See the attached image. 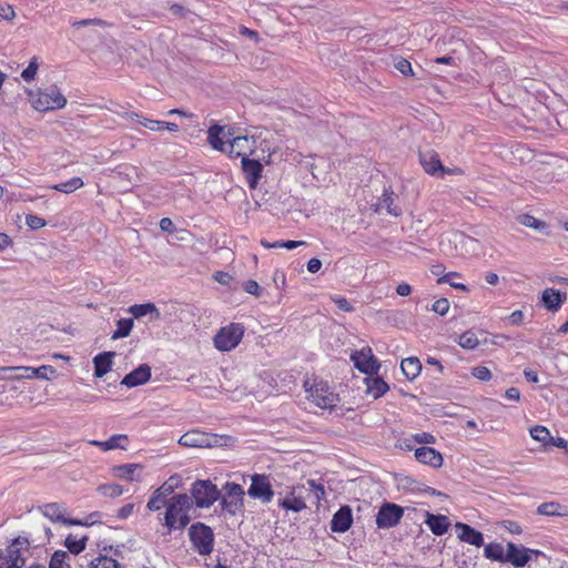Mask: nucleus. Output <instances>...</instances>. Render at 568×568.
Listing matches in <instances>:
<instances>
[{"instance_id":"f257e3e1","label":"nucleus","mask_w":568,"mask_h":568,"mask_svg":"<svg viewBox=\"0 0 568 568\" xmlns=\"http://www.w3.org/2000/svg\"><path fill=\"white\" fill-rule=\"evenodd\" d=\"M207 139L213 149L226 152L231 158H250L256 149L253 135L233 136L230 129L217 124L209 129Z\"/></svg>"},{"instance_id":"f03ea898","label":"nucleus","mask_w":568,"mask_h":568,"mask_svg":"<svg viewBox=\"0 0 568 568\" xmlns=\"http://www.w3.org/2000/svg\"><path fill=\"white\" fill-rule=\"evenodd\" d=\"M311 495L314 496L316 503L321 501L325 496L324 486L314 479H308L306 485L287 487L286 494L278 498V506L285 510L300 513L307 507L306 499Z\"/></svg>"},{"instance_id":"7ed1b4c3","label":"nucleus","mask_w":568,"mask_h":568,"mask_svg":"<svg viewBox=\"0 0 568 568\" xmlns=\"http://www.w3.org/2000/svg\"><path fill=\"white\" fill-rule=\"evenodd\" d=\"M193 500L186 494H176L169 498L163 518V525L166 527L168 534L173 530H183L190 524Z\"/></svg>"},{"instance_id":"20e7f679","label":"nucleus","mask_w":568,"mask_h":568,"mask_svg":"<svg viewBox=\"0 0 568 568\" xmlns=\"http://www.w3.org/2000/svg\"><path fill=\"white\" fill-rule=\"evenodd\" d=\"M27 94L32 108L39 112L60 110L67 105V98L57 87L28 90Z\"/></svg>"},{"instance_id":"39448f33","label":"nucleus","mask_w":568,"mask_h":568,"mask_svg":"<svg viewBox=\"0 0 568 568\" xmlns=\"http://www.w3.org/2000/svg\"><path fill=\"white\" fill-rule=\"evenodd\" d=\"M307 399L322 409H332L339 400L327 382L317 379H307L304 383Z\"/></svg>"},{"instance_id":"423d86ee","label":"nucleus","mask_w":568,"mask_h":568,"mask_svg":"<svg viewBox=\"0 0 568 568\" xmlns=\"http://www.w3.org/2000/svg\"><path fill=\"white\" fill-rule=\"evenodd\" d=\"M245 327L241 323H231L216 333L214 346L222 352L234 349L242 341Z\"/></svg>"},{"instance_id":"0eeeda50","label":"nucleus","mask_w":568,"mask_h":568,"mask_svg":"<svg viewBox=\"0 0 568 568\" xmlns=\"http://www.w3.org/2000/svg\"><path fill=\"white\" fill-rule=\"evenodd\" d=\"M220 495L216 485L211 480H196L192 484L190 497L196 507L209 508L220 498Z\"/></svg>"},{"instance_id":"6e6552de","label":"nucleus","mask_w":568,"mask_h":568,"mask_svg":"<svg viewBox=\"0 0 568 568\" xmlns=\"http://www.w3.org/2000/svg\"><path fill=\"white\" fill-rule=\"evenodd\" d=\"M190 539L200 555H210L213 550L214 534L212 529L202 524H193L189 529Z\"/></svg>"},{"instance_id":"1a4fd4ad","label":"nucleus","mask_w":568,"mask_h":568,"mask_svg":"<svg viewBox=\"0 0 568 568\" xmlns=\"http://www.w3.org/2000/svg\"><path fill=\"white\" fill-rule=\"evenodd\" d=\"M0 372H21L19 376H3L7 381H19V379H51L57 375V369L51 365H42L38 368L30 366H4L0 367Z\"/></svg>"},{"instance_id":"9d476101","label":"nucleus","mask_w":568,"mask_h":568,"mask_svg":"<svg viewBox=\"0 0 568 568\" xmlns=\"http://www.w3.org/2000/svg\"><path fill=\"white\" fill-rule=\"evenodd\" d=\"M224 496L221 499L222 509L231 515H235L243 506L244 490L241 485L227 481L223 486Z\"/></svg>"},{"instance_id":"9b49d317","label":"nucleus","mask_w":568,"mask_h":568,"mask_svg":"<svg viewBox=\"0 0 568 568\" xmlns=\"http://www.w3.org/2000/svg\"><path fill=\"white\" fill-rule=\"evenodd\" d=\"M541 554L542 552L540 550L527 548L514 542H508L506 550V562L511 564L515 568H523L532 559L534 556L537 557Z\"/></svg>"},{"instance_id":"f8f14e48","label":"nucleus","mask_w":568,"mask_h":568,"mask_svg":"<svg viewBox=\"0 0 568 568\" xmlns=\"http://www.w3.org/2000/svg\"><path fill=\"white\" fill-rule=\"evenodd\" d=\"M403 515V507L394 503H384L376 515V525L379 529L393 528L400 521Z\"/></svg>"},{"instance_id":"ddd939ff","label":"nucleus","mask_w":568,"mask_h":568,"mask_svg":"<svg viewBox=\"0 0 568 568\" xmlns=\"http://www.w3.org/2000/svg\"><path fill=\"white\" fill-rule=\"evenodd\" d=\"M351 359L359 372L369 376L377 374L381 367L379 362L373 355L369 347H364L361 351L354 352L351 355Z\"/></svg>"},{"instance_id":"4468645a","label":"nucleus","mask_w":568,"mask_h":568,"mask_svg":"<svg viewBox=\"0 0 568 568\" xmlns=\"http://www.w3.org/2000/svg\"><path fill=\"white\" fill-rule=\"evenodd\" d=\"M247 494L264 504L270 503L274 496V491L268 477L260 474L253 475Z\"/></svg>"},{"instance_id":"2eb2a0df","label":"nucleus","mask_w":568,"mask_h":568,"mask_svg":"<svg viewBox=\"0 0 568 568\" xmlns=\"http://www.w3.org/2000/svg\"><path fill=\"white\" fill-rule=\"evenodd\" d=\"M20 540L14 539L6 549L0 550V568H22L26 559L19 548Z\"/></svg>"},{"instance_id":"dca6fc26","label":"nucleus","mask_w":568,"mask_h":568,"mask_svg":"<svg viewBox=\"0 0 568 568\" xmlns=\"http://www.w3.org/2000/svg\"><path fill=\"white\" fill-rule=\"evenodd\" d=\"M419 162L423 169L430 175H444L453 173L452 170L446 169L438 154L434 150H426L419 152Z\"/></svg>"},{"instance_id":"f3484780","label":"nucleus","mask_w":568,"mask_h":568,"mask_svg":"<svg viewBox=\"0 0 568 568\" xmlns=\"http://www.w3.org/2000/svg\"><path fill=\"white\" fill-rule=\"evenodd\" d=\"M216 438L210 434L191 430L182 435L179 439V444L185 447H212L216 445Z\"/></svg>"},{"instance_id":"a211bd4d","label":"nucleus","mask_w":568,"mask_h":568,"mask_svg":"<svg viewBox=\"0 0 568 568\" xmlns=\"http://www.w3.org/2000/svg\"><path fill=\"white\" fill-rule=\"evenodd\" d=\"M242 170L251 189H255L262 178L263 164L260 160L243 158Z\"/></svg>"},{"instance_id":"6ab92c4d","label":"nucleus","mask_w":568,"mask_h":568,"mask_svg":"<svg viewBox=\"0 0 568 568\" xmlns=\"http://www.w3.org/2000/svg\"><path fill=\"white\" fill-rule=\"evenodd\" d=\"M353 524V513L349 506H342L331 520V530L333 532H345Z\"/></svg>"},{"instance_id":"aec40b11","label":"nucleus","mask_w":568,"mask_h":568,"mask_svg":"<svg viewBox=\"0 0 568 568\" xmlns=\"http://www.w3.org/2000/svg\"><path fill=\"white\" fill-rule=\"evenodd\" d=\"M41 514L50 519L51 521H60L64 525H82V520L79 519H67L63 516V509L62 507L57 503L45 504L41 506L40 508Z\"/></svg>"},{"instance_id":"412c9836","label":"nucleus","mask_w":568,"mask_h":568,"mask_svg":"<svg viewBox=\"0 0 568 568\" xmlns=\"http://www.w3.org/2000/svg\"><path fill=\"white\" fill-rule=\"evenodd\" d=\"M104 22L101 19H83L71 22L73 37L78 40L94 39L98 37L95 31H85L84 28L90 26H102Z\"/></svg>"},{"instance_id":"4be33fe9","label":"nucleus","mask_w":568,"mask_h":568,"mask_svg":"<svg viewBox=\"0 0 568 568\" xmlns=\"http://www.w3.org/2000/svg\"><path fill=\"white\" fill-rule=\"evenodd\" d=\"M415 458L424 464L434 468H439L443 465V455L433 447H419L415 450Z\"/></svg>"},{"instance_id":"5701e85b","label":"nucleus","mask_w":568,"mask_h":568,"mask_svg":"<svg viewBox=\"0 0 568 568\" xmlns=\"http://www.w3.org/2000/svg\"><path fill=\"white\" fill-rule=\"evenodd\" d=\"M151 378V367L142 364L131 373L124 376L121 384L128 387H135L145 384Z\"/></svg>"},{"instance_id":"b1692460","label":"nucleus","mask_w":568,"mask_h":568,"mask_svg":"<svg viewBox=\"0 0 568 568\" xmlns=\"http://www.w3.org/2000/svg\"><path fill=\"white\" fill-rule=\"evenodd\" d=\"M456 529L458 532V538L469 545L480 547L484 545V536L480 531L476 530L471 526L463 523L456 524Z\"/></svg>"},{"instance_id":"393cba45","label":"nucleus","mask_w":568,"mask_h":568,"mask_svg":"<svg viewBox=\"0 0 568 568\" xmlns=\"http://www.w3.org/2000/svg\"><path fill=\"white\" fill-rule=\"evenodd\" d=\"M143 467L140 464H124L115 466L113 474L120 479L130 481L140 480Z\"/></svg>"},{"instance_id":"a878e982","label":"nucleus","mask_w":568,"mask_h":568,"mask_svg":"<svg viewBox=\"0 0 568 568\" xmlns=\"http://www.w3.org/2000/svg\"><path fill=\"white\" fill-rule=\"evenodd\" d=\"M425 524L428 526L430 531L436 536H443L447 532L449 527L448 518L444 515H434L430 513L426 514Z\"/></svg>"},{"instance_id":"bb28decb","label":"nucleus","mask_w":568,"mask_h":568,"mask_svg":"<svg viewBox=\"0 0 568 568\" xmlns=\"http://www.w3.org/2000/svg\"><path fill=\"white\" fill-rule=\"evenodd\" d=\"M566 297V293H560L555 288H546L542 292L541 300L547 310L555 312L564 304Z\"/></svg>"},{"instance_id":"cd10ccee","label":"nucleus","mask_w":568,"mask_h":568,"mask_svg":"<svg viewBox=\"0 0 568 568\" xmlns=\"http://www.w3.org/2000/svg\"><path fill=\"white\" fill-rule=\"evenodd\" d=\"M114 353L105 352L100 353L93 358L94 375L97 377H103L112 367V357Z\"/></svg>"},{"instance_id":"c85d7f7f","label":"nucleus","mask_w":568,"mask_h":568,"mask_svg":"<svg viewBox=\"0 0 568 568\" xmlns=\"http://www.w3.org/2000/svg\"><path fill=\"white\" fill-rule=\"evenodd\" d=\"M367 393L375 399L382 397L389 389L388 384L381 377L365 378Z\"/></svg>"},{"instance_id":"c756f323","label":"nucleus","mask_w":568,"mask_h":568,"mask_svg":"<svg viewBox=\"0 0 568 568\" xmlns=\"http://www.w3.org/2000/svg\"><path fill=\"white\" fill-rule=\"evenodd\" d=\"M129 313L135 318L151 315L153 320L160 318V311L153 303L135 304L129 307Z\"/></svg>"},{"instance_id":"7c9ffc66","label":"nucleus","mask_w":568,"mask_h":568,"mask_svg":"<svg viewBox=\"0 0 568 568\" xmlns=\"http://www.w3.org/2000/svg\"><path fill=\"white\" fill-rule=\"evenodd\" d=\"M403 374L409 379H415L420 371L422 364L417 357H408L402 361L400 364Z\"/></svg>"},{"instance_id":"2f4dec72","label":"nucleus","mask_w":568,"mask_h":568,"mask_svg":"<svg viewBox=\"0 0 568 568\" xmlns=\"http://www.w3.org/2000/svg\"><path fill=\"white\" fill-rule=\"evenodd\" d=\"M126 442H128V436L119 434V435L111 436L108 440H104V442L92 440L91 444L94 446H98L106 452V450H112V449H116V448L124 449L125 447H124L123 443H126Z\"/></svg>"},{"instance_id":"473e14b6","label":"nucleus","mask_w":568,"mask_h":568,"mask_svg":"<svg viewBox=\"0 0 568 568\" xmlns=\"http://www.w3.org/2000/svg\"><path fill=\"white\" fill-rule=\"evenodd\" d=\"M381 210H386L388 214L393 216H399L402 214V209L394 204V193L392 191L385 190L383 196L378 203Z\"/></svg>"},{"instance_id":"72a5a7b5","label":"nucleus","mask_w":568,"mask_h":568,"mask_svg":"<svg viewBox=\"0 0 568 568\" xmlns=\"http://www.w3.org/2000/svg\"><path fill=\"white\" fill-rule=\"evenodd\" d=\"M484 556L494 561L506 562V551L498 542L487 544L484 548Z\"/></svg>"},{"instance_id":"f704fd0d","label":"nucleus","mask_w":568,"mask_h":568,"mask_svg":"<svg viewBox=\"0 0 568 568\" xmlns=\"http://www.w3.org/2000/svg\"><path fill=\"white\" fill-rule=\"evenodd\" d=\"M125 116L130 120L135 121L136 123L143 125L144 128H146L151 131L159 132V131L163 130V123H161V121L148 119V118L143 116L142 114L131 112V113H126Z\"/></svg>"},{"instance_id":"c9c22d12","label":"nucleus","mask_w":568,"mask_h":568,"mask_svg":"<svg viewBox=\"0 0 568 568\" xmlns=\"http://www.w3.org/2000/svg\"><path fill=\"white\" fill-rule=\"evenodd\" d=\"M84 185V182L81 178L74 176L65 182L51 185L50 189L70 194L79 189H81Z\"/></svg>"},{"instance_id":"e433bc0d","label":"nucleus","mask_w":568,"mask_h":568,"mask_svg":"<svg viewBox=\"0 0 568 568\" xmlns=\"http://www.w3.org/2000/svg\"><path fill=\"white\" fill-rule=\"evenodd\" d=\"M169 498L165 497V494L162 489H156L146 504V508L151 511H158L163 507H168Z\"/></svg>"},{"instance_id":"4c0bfd02","label":"nucleus","mask_w":568,"mask_h":568,"mask_svg":"<svg viewBox=\"0 0 568 568\" xmlns=\"http://www.w3.org/2000/svg\"><path fill=\"white\" fill-rule=\"evenodd\" d=\"M133 327L132 318H121L116 322V329L113 332L111 338L119 339L129 336Z\"/></svg>"},{"instance_id":"58836bf2","label":"nucleus","mask_w":568,"mask_h":568,"mask_svg":"<svg viewBox=\"0 0 568 568\" xmlns=\"http://www.w3.org/2000/svg\"><path fill=\"white\" fill-rule=\"evenodd\" d=\"M457 343L463 348L471 351L479 345V339L474 332L467 331L458 336Z\"/></svg>"},{"instance_id":"ea45409f","label":"nucleus","mask_w":568,"mask_h":568,"mask_svg":"<svg viewBox=\"0 0 568 568\" xmlns=\"http://www.w3.org/2000/svg\"><path fill=\"white\" fill-rule=\"evenodd\" d=\"M530 436L542 445H549L552 442V436L545 426L537 425L530 428Z\"/></svg>"},{"instance_id":"a19ab883","label":"nucleus","mask_w":568,"mask_h":568,"mask_svg":"<svg viewBox=\"0 0 568 568\" xmlns=\"http://www.w3.org/2000/svg\"><path fill=\"white\" fill-rule=\"evenodd\" d=\"M89 568H122L121 565L113 558L100 555L92 559Z\"/></svg>"},{"instance_id":"79ce46f5","label":"nucleus","mask_w":568,"mask_h":568,"mask_svg":"<svg viewBox=\"0 0 568 568\" xmlns=\"http://www.w3.org/2000/svg\"><path fill=\"white\" fill-rule=\"evenodd\" d=\"M85 544H87V537H82V538L78 539L77 537H74L72 535H69L65 538V542H64V545L69 549V551L74 555H78L81 551H83L85 548Z\"/></svg>"},{"instance_id":"37998d69","label":"nucleus","mask_w":568,"mask_h":568,"mask_svg":"<svg viewBox=\"0 0 568 568\" xmlns=\"http://www.w3.org/2000/svg\"><path fill=\"white\" fill-rule=\"evenodd\" d=\"M562 506L558 503L549 501L544 503L538 506L537 514L542 516H561L564 515L561 510Z\"/></svg>"},{"instance_id":"c03bdc74","label":"nucleus","mask_w":568,"mask_h":568,"mask_svg":"<svg viewBox=\"0 0 568 568\" xmlns=\"http://www.w3.org/2000/svg\"><path fill=\"white\" fill-rule=\"evenodd\" d=\"M69 558V555L67 551L63 550H57L52 555L49 568H71L70 564L67 561Z\"/></svg>"},{"instance_id":"a18cd8bd","label":"nucleus","mask_w":568,"mask_h":568,"mask_svg":"<svg viewBox=\"0 0 568 568\" xmlns=\"http://www.w3.org/2000/svg\"><path fill=\"white\" fill-rule=\"evenodd\" d=\"M98 491L105 497L115 498L121 496L124 489L118 484H103L98 487Z\"/></svg>"},{"instance_id":"49530a36","label":"nucleus","mask_w":568,"mask_h":568,"mask_svg":"<svg viewBox=\"0 0 568 568\" xmlns=\"http://www.w3.org/2000/svg\"><path fill=\"white\" fill-rule=\"evenodd\" d=\"M519 222L527 227H531V229H535V230H538L541 232L547 227L545 222H542L529 214L520 215Z\"/></svg>"},{"instance_id":"de8ad7c7","label":"nucleus","mask_w":568,"mask_h":568,"mask_svg":"<svg viewBox=\"0 0 568 568\" xmlns=\"http://www.w3.org/2000/svg\"><path fill=\"white\" fill-rule=\"evenodd\" d=\"M26 224L31 229V230H39L43 226L47 225V222L44 219L38 216V215H34V214H28L26 216Z\"/></svg>"},{"instance_id":"09e8293b","label":"nucleus","mask_w":568,"mask_h":568,"mask_svg":"<svg viewBox=\"0 0 568 568\" xmlns=\"http://www.w3.org/2000/svg\"><path fill=\"white\" fill-rule=\"evenodd\" d=\"M37 71H38V63H37L36 59L33 58L30 61L29 65L22 71L21 78L24 81L30 82L34 79Z\"/></svg>"},{"instance_id":"8fccbe9b","label":"nucleus","mask_w":568,"mask_h":568,"mask_svg":"<svg viewBox=\"0 0 568 568\" xmlns=\"http://www.w3.org/2000/svg\"><path fill=\"white\" fill-rule=\"evenodd\" d=\"M471 375L483 382H487L491 378V373L486 366H476L471 369Z\"/></svg>"},{"instance_id":"3c124183","label":"nucleus","mask_w":568,"mask_h":568,"mask_svg":"<svg viewBox=\"0 0 568 568\" xmlns=\"http://www.w3.org/2000/svg\"><path fill=\"white\" fill-rule=\"evenodd\" d=\"M395 69L404 75L413 74V69H412L410 62L404 58L396 59Z\"/></svg>"},{"instance_id":"603ef678","label":"nucleus","mask_w":568,"mask_h":568,"mask_svg":"<svg viewBox=\"0 0 568 568\" xmlns=\"http://www.w3.org/2000/svg\"><path fill=\"white\" fill-rule=\"evenodd\" d=\"M432 310L439 314V315H445L448 313L449 311V302L447 298H439L437 301L434 302L433 306H432Z\"/></svg>"},{"instance_id":"864d4df0","label":"nucleus","mask_w":568,"mask_h":568,"mask_svg":"<svg viewBox=\"0 0 568 568\" xmlns=\"http://www.w3.org/2000/svg\"><path fill=\"white\" fill-rule=\"evenodd\" d=\"M414 440L419 444H435L436 438L430 433H418L413 436Z\"/></svg>"},{"instance_id":"5fc2aeb1","label":"nucleus","mask_w":568,"mask_h":568,"mask_svg":"<svg viewBox=\"0 0 568 568\" xmlns=\"http://www.w3.org/2000/svg\"><path fill=\"white\" fill-rule=\"evenodd\" d=\"M332 300H333V302L336 304V306L341 311H344V312H352L353 311V306L351 305V303L345 297L335 296Z\"/></svg>"},{"instance_id":"6e6d98bb","label":"nucleus","mask_w":568,"mask_h":568,"mask_svg":"<svg viewBox=\"0 0 568 568\" xmlns=\"http://www.w3.org/2000/svg\"><path fill=\"white\" fill-rule=\"evenodd\" d=\"M243 288L248 294L256 295V296L260 295V285L256 281L248 280V281L244 282Z\"/></svg>"},{"instance_id":"4d7b16f0","label":"nucleus","mask_w":568,"mask_h":568,"mask_svg":"<svg viewBox=\"0 0 568 568\" xmlns=\"http://www.w3.org/2000/svg\"><path fill=\"white\" fill-rule=\"evenodd\" d=\"M160 229L163 231V232H168V233H173L175 232V226H174V223L172 222L171 219L169 217H163L160 220Z\"/></svg>"},{"instance_id":"13d9d810","label":"nucleus","mask_w":568,"mask_h":568,"mask_svg":"<svg viewBox=\"0 0 568 568\" xmlns=\"http://www.w3.org/2000/svg\"><path fill=\"white\" fill-rule=\"evenodd\" d=\"M504 527L513 535H520L523 532L521 526L516 521H505Z\"/></svg>"},{"instance_id":"bf43d9fd","label":"nucleus","mask_w":568,"mask_h":568,"mask_svg":"<svg viewBox=\"0 0 568 568\" xmlns=\"http://www.w3.org/2000/svg\"><path fill=\"white\" fill-rule=\"evenodd\" d=\"M133 508H134V505L133 504H126L124 505L123 507H121L119 510H118V518L120 519H125L128 518L129 516L132 515L133 513Z\"/></svg>"},{"instance_id":"052dcab7","label":"nucleus","mask_w":568,"mask_h":568,"mask_svg":"<svg viewBox=\"0 0 568 568\" xmlns=\"http://www.w3.org/2000/svg\"><path fill=\"white\" fill-rule=\"evenodd\" d=\"M102 514L99 511L91 513L84 521H82L81 526H91L100 521Z\"/></svg>"},{"instance_id":"680f3d73","label":"nucleus","mask_w":568,"mask_h":568,"mask_svg":"<svg viewBox=\"0 0 568 568\" xmlns=\"http://www.w3.org/2000/svg\"><path fill=\"white\" fill-rule=\"evenodd\" d=\"M322 262L321 260L313 257L307 262V271L311 273H316L321 270Z\"/></svg>"},{"instance_id":"e2e57ef3","label":"nucleus","mask_w":568,"mask_h":568,"mask_svg":"<svg viewBox=\"0 0 568 568\" xmlns=\"http://www.w3.org/2000/svg\"><path fill=\"white\" fill-rule=\"evenodd\" d=\"M0 17L4 20L13 19L14 11H13L12 7H10V6L0 7Z\"/></svg>"},{"instance_id":"0e129e2a","label":"nucleus","mask_w":568,"mask_h":568,"mask_svg":"<svg viewBox=\"0 0 568 568\" xmlns=\"http://www.w3.org/2000/svg\"><path fill=\"white\" fill-rule=\"evenodd\" d=\"M239 32L242 34V36H246L248 38H251L252 40H254L255 42L258 41V34L256 31L254 30H251L244 26L240 27L239 29Z\"/></svg>"},{"instance_id":"69168bd1","label":"nucleus","mask_w":568,"mask_h":568,"mask_svg":"<svg viewBox=\"0 0 568 568\" xmlns=\"http://www.w3.org/2000/svg\"><path fill=\"white\" fill-rule=\"evenodd\" d=\"M505 396L507 399H510V400H519L520 399V390L517 387H509L506 390Z\"/></svg>"},{"instance_id":"338daca9","label":"nucleus","mask_w":568,"mask_h":568,"mask_svg":"<svg viewBox=\"0 0 568 568\" xmlns=\"http://www.w3.org/2000/svg\"><path fill=\"white\" fill-rule=\"evenodd\" d=\"M396 293L399 296H408L412 293V287L407 283H400L396 287Z\"/></svg>"},{"instance_id":"774afa93","label":"nucleus","mask_w":568,"mask_h":568,"mask_svg":"<svg viewBox=\"0 0 568 568\" xmlns=\"http://www.w3.org/2000/svg\"><path fill=\"white\" fill-rule=\"evenodd\" d=\"M524 375H525L526 379L528 382H530V383H538L539 382L537 372H535L532 369L526 368L524 371Z\"/></svg>"}]
</instances>
